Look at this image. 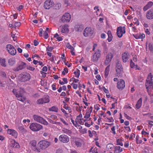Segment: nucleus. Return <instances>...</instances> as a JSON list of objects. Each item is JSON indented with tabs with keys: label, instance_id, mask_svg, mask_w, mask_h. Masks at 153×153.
Returning <instances> with one entry per match:
<instances>
[{
	"label": "nucleus",
	"instance_id": "nucleus-6",
	"mask_svg": "<svg viewBox=\"0 0 153 153\" xmlns=\"http://www.w3.org/2000/svg\"><path fill=\"white\" fill-rule=\"evenodd\" d=\"M33 117L34 120L36 121L46 125L48 124V122L40 116L36 115H34L33 116Z\"/></svg>",
	"mask_w": 153,
	"mask_h": 153
},
{
	"label": "nucleus",
	"instance_id": "nucleus-35",
	"mask_svg": "<svg viewBox=\"0 0 153 153\" xmlns=\"http://www.w3.org/2000/svg\"><path fill=\"white\" fill-rule=\"evenodd\" d=\"M109 71V68H106L105 71V77H106L108 74Z\"/></svg>",
	"mask_w": 153,
	"mask_h": 153
},
{
	"label": "nucleus",
	"instance_id": "nucleus-11",
	"mask_svg": "<svg viewBox=\"0 0 153 153\" xmlns=\"http://www.w3.org/2000/svg\"><path fill=\"white\" fill-rule=\"evenodd\" d=\"M7 51L11 55L14 56L16 53V49L14 47L11 45H7L6 46Z\"/></svg>",
	"mask_w": 153,
	"mask_h": 153
},
{
	"label": "nucleus",
	"instance_id": "nucleus-38",
	"mask_svg": "<svg viewBox=\"0 0 153 153\" xmlns=\"http://www.w3.org/2000/svg\"><path fill=\"white\" fill-rule=\"evenodd\" d=\"M74 74L75 75V77L77 78H79L80 75L79 71L78 70L77 71L74 72Z\"/></svg>",
	"mask_w": 153,
	"mask_h": 153
},
{
	"label": "nucleus",
	"instance_id": "nucleus-27",
	"mask_svg": "<svg viewBox=\"0 0 153 153\" xmlns=\"http://www.w3.org/2000/svg\"><path fill=\"white\" fill-rule=\"evenodd\" d=\"M43 103L48 102L50 101L49 97L48 95H45L42 98Z\"/></svg>",
	"mask_w": 153,
	"mask_h": 153
},
{
	"label": "nucleus",
	"instance_id": "nucleus-26",
	"mask_svg": "<svg viewBox=\"0 0 153 153\" xmlns=\"http://www.w3.org/2000/svg\"><path fill=\"white\" fill-rule=\"evenodd\" d=\"M142 99L140 98L137 101L136 105V108L138 109L141 107L142 104Z\"/></svg>",
	"mask_w": 153,
	"mask_h": 153
},
{
	"label": "nucleus",
	"instance_id": "nucleus-43",
	"mask_svg": "<svg viewBox=\"0 0 153 153\" xmlns=\"http://www.w3.org/2000/svg\"><path fill=\"white\" fill-rule=\"evenodd\" d=\"M113 145L111 144H108L106 146V148L108 150L111 149L112 148Z\"/></svg>",
	"mask_w": 153,
	"mask_h": 153
},
{
	"label": "nucleus",
	"instance_id": "nucleus-63",
	"mask_svg": "<svg viewBox=\"0 0 153 153\" xmlns=\"http://www.w3.org/2000/svg\"><path fill=\"white\" fill-rule=\"evenodd\" d=\"M127 19L130 20L131 21H132L133 20V17L131 16H128L127 17Z\"/></svg>",
	"mask_w": 153,
	"mask_h": 153
},
{
	"label": "nucleus",
	"instance_id": "nucleus-28",
	"mask_svg": "<svg viewBox=\"0 0 153 153\" xmlns=\"http://www.w3.org/2000/svg\"><path fill=\"white\" fill-rule=\"evenodd\" d=\"M148 44L149 49L151 51H153V44L152 42H146V49L147 48V45Z\"/></svg>",
	"mask_w": 153,
	"mask_h": 153
},
{
	"label": "nucleus",
	"instance_id": "nucleus-2",
	"mask_svg": "<svg viewBox=\"0 0 153 153\" xmlns=\"http://www.w3.org/2000/svg\"><path fill=\"white\" fill-rule=\"evenodd\" d=\"M29 128L33 131H37L42 129L43 126L36 123H33L30 125Z\"/></svg>",
	"mask_w": 153,
	"mask_h": 153
},
{
	"label": "nucleus",
	"instance_id": "nucleus-51",
	"mask_svg": "<svg viewBox=\"0 0 153 153\" xmlns=\"http://www.w3.org/2000/svg\"><path fill=\"white\" fill-rule=\"evenodd\" d=\"M75 143L76 145L77 146H80L81 145V143L78 140H76L75 141Z\"/></svg>",
	"mask_w": 153,
	"mask_h": 153
},
{
	"label": "nucleus",
	"instance_id": "nucleus-5",
	"mask_svg": "<svg viewBox=\"0 0 153 153\" xmlns=\"http://www.w3.org/2000/svg\"><path fill=\"white\" fill-rule=\"evenodd\" d=\"M94 32L93 28L91 27H87L84 30L83 34L84 36L86 37L92 36Z\"/></svg>",
	"mask_w": 153,
	"mask_h": 153
},
{
	"label": "nucleus",
	"instance_id": "nucleus-31",
	"mask_svg": "<svg viewBox=\"0 0 153 153\" xmlns=\"http://www.w3.org/2000/svg\"><path fill=\"white\" fill-rule=\"evenodd\" d=\"M58 109L56 106H53L49 108V111H54L57 112L58 111Z\"/></svg>",
	"mask_w": 153,
	"mask_h": 153
},
{
	"label": "nucleus",
	"instance_id": "nucleus-52",
	"mask_svg": "<svg viewBox=\"0 0 153 153\" xmlns=\"http://www.w3.org/2000/svg\"><path fill=\"white\" fill-rule=\"evenodd\" d=\"M21 23L20 22H16L14 23V26L16 27H18L21 25Z\"/></svg>",
	"mask_w": 153,
	"mask_h": 153
},
{
	"label": "nucleus",
	"instance_id": "nucleus-12",
	"mask_svg": "<svg viewBox=\"0 0 153 153\" xmlns=\"http://www.w3.org/2000/svg\"><path fill=\"white\" fill-rule=\"evenodd\" d=\"M125 33V30L124 27H117V33L119 37H121L123 34H124Z\"/></svg>",
	"mask_w": 153,
	"mask_h": 153
},
{
	"label": "nucleus",
	"instance_id": "nucleus-15",
	"mask_svg": "<svg viewBox=\"0 0 153 153\" xmlns=\"http://www.w3.org/2000/svg\"><path fill=\"white\" fill-rule=\"evenodd\" d=\"M59 140L63 143H67L69 141V139L68 136L65 134L60 135L59 137Z\"/></svg>",
	"mask_w": 153,
	"mask_h": 153
},
{
	"label": "nucleus",
	"instance_id": "nucleus-39",
	"mask_svg": "<svg viewBox=\"0 0 153 153\" xmlns=\"http://www.w3.org/2000/svg\"><path fill=\"white\" fill-rule=\"evenodd\" d=\"M66 47L68 48L71 49V50H74V48L69 43L67 44Z\"/></svg>",
	"mask_w": 153,
	"mask_h": 153
},
{
	"label": "nucleus",
	"instance_id": "nucleus-49",
	"mask_svg": "<svg viewBox=\"0 0 153 153\" xmlns=\"http://www.w3.org/2000/svg\"><path fill=\"white\" fill-rule=\"evenodd\" d=\"M44 38L45 39H47L48 37V35L47 32L46 31H45L44 33Z\"/></svg>",
	"mask_w": 153,
	"mask_h": 153
},
{
	"label": "nucleus",
	"instance_id": "nucleus-20",
	"mask_svg": "<svg viewBox=\"0 0 153 153\" xmlns=\"http://www.w3.org/2000/svg\"><path fill=\"white\" fill-rule=\"evenodd\" d=\"M115 68L117 76L118 77H122L123 73V68Z\"/></svg>",
	"mask_w": 153,
	"mask_h": 153
},
{
	"label": "nucleus",
	"instance_id": "nucleus-10",
	"mask_svg": "<svg viewBox=\"0 0 153 153\" xmlns=\"http://www.w3.org/2000/svg\"><path fill=\"white\" fill-rule=\"evenodd\" d=\"M13 93L18 98V100L22 102H24L26 100V98L22 95H21V93H19V92H17L16 90L14 89L13 90Z\"/></svg>",
	"mask_w": 153,
	"mask_h": 153
},
{
	"label": "nucleus",
	"instance_id": "nucleus-53",
	"mask_svg": "<svg viewBox=\"0 0 153 153\" xmlns=\"http://www.w3.org/2000/svg\"><path fill=\"white\" fill-rule=\"evenodd\" d=\"M63 62H64L65 65L67 66L68 67H70L71 66V64H70L68 62H65V61H64Z\"/></svg>",
	"mask_w": 153,
	"mask_h": 153
},
{
	"label": "nucleus",
	"instance_id": "nucleus-36",
	"mask_svg": "<svg viewBox=\"0 0 153 153\" xmlns=\"http://www.w3.org/2000/svg\"><path fill=\"white\" fill-rule=\"evenodd\" d=\"M136 141L137 144H140L142 143V140L139 139V137L138 136H137L136 137Z\"/></svg>",
	"mask_w": 153,
	"mask_h": 153
},
{
	"label": "nucleus",
	"instance_id": "nucleus-59",
	"mask_svg": "<svg viewBox=\"0 0 153 153\" xmlns=\"http://www.w3.org/2000/svg\"><path fill=\"white\" fill-rule=\"evenodd\" d=\"M62 149H58L56 150V153H62Z\"/></svg>",
	"mask_w": 153,
	"mask_h": 153
},
{
	"label": "nucleus",
	"instance_id": "nucleus-29",
	"mask_svg": "<svg viewBox=\"0 0 153 153\" xmlns=\"http://www.w3.org/2000/svg\"><path fill=\"white\" fill-rule=\"evenodd\" d=\"M0 65L3 67H5L6 66V59H5L0 57Z\"/></svg>",
	"mask_w": 153,
	"mask_h": 153
},
{
	"label": "nucleus",
	"instance_id": "nucleus-40",
	"mask_svg": "<svg viewBox=\"0 0 153 153\" xmlns=\"http://www.w3.org/2000/svg\"><path fill=\"white\" fill-rule=\"evenodd\" d=\"M18 128L19 131L21 132H23L25 131L24 128L22 126H19L18 127Z\"/></svg>",
	"mask_w": 153,
	"mask_h": 153
},
{
	"label": "nucleus",
	"instance_id": "nucleus-19",
	"mask_svg": "<svg viewBox=\"0 0 153 153\" xmlns=\"http://www.w3.org/2000/svg\"><path fill=\"white\" fill-rule=\"evenodd\" d=\"M36 141L35 140H33L30 141V144H31L32 146V149L34 151L39 152L40 151L39 149H38L36 147Z\"/></svg>",
	"mask_w": 153,
	"mask_h": 153
},
{
	"label": "nucleus",
	"instance_id": "nucleus-62",
	"mask_svg": "<svg viewBox=\"0 0 153 153\" xmlns=\"http://www.w3.org/2000/svg\"><path fill=\"white\" fill-rule=\"evenodd\" d=\"M50 117L52 119H56L57 118V116L54 115H51L50 116Z\"/></svg>",
	"mask_w": 153,
	"mask_h": 153
},
{
	"label": "nucleus",
	"instance_id": "nucleus-61",
	"mask_svg": "<svg viewBox=\"0 0 153 153\" xmlns=\"http://www.w3.org/2000/svg\"><path fill=\"white\" fill-rule=\"evenodd\" d=\"M23 6L22 5H20L19 6V7L17 8V10L19 11H20L23 8Z\"/></svg>",
	"mask_w": 153,
	"mask_h": 153
},
{
	"label": "nucleus",
	"instance_id": "nucleus-25",
	"mask_svg": "<svg viewBox=\"0 0 153 153\" xmlns=\"http://www.w3.org/2000/svg\"><path fill=\"white\" fill-rule=\"evenodd\" d=\"M10 145L13 147L18 148L19 146L18 143L14 140H12L10 142Z\"/></svg>",
	"mask_w": 153,
	"mask_h": 153
},
{
	"label": "nucleus",
	"instance_id": "nucleus-54",
	"mask_svg": "<svg viewBox=\"0 0 153 153\" xmlns=\"http://www.w3.org/2000/svg\"><path fill=\"white\" fill-rule=\"evenodd\" d=\"M71 85L73 86V88L74 89H76L78 87V85L77 84H74L73 83Z\"/></svg>",
	"mask_w": 153,
	"mask_h": 153
},
{
	"label": "nucleus",
	"instance_id": "nucleus-60",
	"mask_svg": "<svg viewBox=\"0 0 153 153\" xmlns=\"http://www.w3.org/2000/svg\"><path fill=\"white\" fill-rule=\"evenodd\" d=\"M111 130L113 131V133L114 135H115L116 134V132L115 131V126L111 128Z\"/></svg>",
	"mask_w": 153,
	"mask_h": 153
},
{
	"label": "nucleus",
	"instance_id": "nucleus-23",
	"mask_svg": "<svg viewBox=\"0 0 153 153\" xmlns=\"http://www.w3.org/2000/svg\"><path fill=\"white\" fill-rule=\"evenodd\" d=\"M153 5V2L152 1L149 2L143 8V10L145 11L149 9L152 7Z\"/></svg>",
	"mask_w": 153,
	"mask_h": 153
},
{
	"label": "nucleus",
	"instance_id": "nucleus-22",
	"mask_svg": "<svg viewBox=\"0 0 153 153\" xmlns=\"http://www.w3.org/2000/svg\"><path fill=\"white\" fill-rule=\"evenodd\" d=\"M123 148L120 146H116L114 148V153H120L123 150Z\"/></svg>",
	"mask_w": 153,
	"mask_h": 153
},
{
	"label": "nucleus",
	"instance_id": "nucleus-24",
	"mask_svg": "<svg viewBox=\"0 0 153 153\" xmlns=\"http://www.w3.org/2000/svg\"><path fill=\"white\" fill-rule=\"evenodd\" d=\"M147 19H153V10H149L146 15Z\"/></svg>",
	"mask_w": 153,
	"mask_h": 153
},
{
	"label": "nucleus",
	"instance_id": "nucleus-55",
	"mask_svg": "<svg viewBox=\"0 0 153 153\" xmlns=\"http://www.w3.org/2000/svg\"><path fill=\"white\" fill-rule=\"evenodd\" d=\"M20 90L19 91V93H21V95H22V94L24 92V89L23 88H20Z\"/></svg>",
	"mask_w": 153,
	"mask_h": 153
},
{
	"label": "nucleus",
	"instance_id": "nucleus-57",
	"mask_svg": "<svg viewBox=\"0 0 153 153\" xmlns=\"http://www.w3.org/2000/svg\"><path fill=\"white\" fill-rule=\"evenodd\" d=\"M22 68H14L13 70L16 71H19V70H21L22 69Z\"/></svg>",
	"mask_w": 153,
	"mask_h": 153
},
{
	"label": "nucleus",
	"instance_id": "nucleus-41",
	"mask_svg": "<svg viewBox=\"0 0 153 153\" xmlns=\"http://www.w3.org/2000/svg\"><path fill=\"white\" fill-rule=\"evenodd\" d=\"M36 103L39 105L42 104H43L42 101V98L39 99L37 100L36 101Z\"/></svg>",
	"mask_w": 153,
	"mask_h": 153
},
{
	"label": "nucleus",
	"instance_id": "nucleus-50",
	"mask_svg": "<svg viewBox=\"0 0 153 153\" xmlns=\"http://www.w3.org/2000/svg\"><path fill=\"white\" fill-rule=\"evenodd\" d=\"M71 122H72V123H73V125L76 127H77V125H78V124L77 123L76 121L74 122V120H73L72 118H71Z\"/></svg>",
	"mask_w": 153,
	"mask_h": 153
},
{
	"label": "nucleus",
	"instance_id": "nucleus-8",
	"mask_svg": "<svg viewBox=\"0 0 153 153\" xmlns=\"http://www.w3.org/2000/svg\"><path fill=\"white\" fill-rule=\"evenodd\" d=\"M54 5V3L52 0H47L44 3V7L45 9H49Z\"/></svg>",
	"mask_w": 153,
	"mask_h": 153
},
{
	"label": "nucleus",
	"instance_id": "nucleus-64",
	"mask_svg": "<svg viewBox=\"0 0 153 153\" xmlns=\"http://www.w3.org/2000/svg\"><path fill=\"white\" fill-rule=\"evenodd\" d=\"M102 88L104 91L105 93L107 94L108 93V90L105 88V87H103Z\"/></svg>",
	"mask_w": 153,
	"mask_h": 153
},
{
	"label": "nucleus",
	"instance_id": "nucleus-30",
	"mask_svg": "<svg viewBox=\"0 0 153 153\" xmlns=\"http://www.w3.org/2000/svg\"><path fill=\"white\" fill-rule=\"evenodd\" d=\"M94 10H95L96 11L95 12V13L96 14V15L97 16H101L102 14L101 13H100L99 14H99L100 13V9L99 8V7L98 6H96L94 7Z\"/></svg>",
	"mask_w": 153,
	"mask_h": 153
},
{
	"label": "nucleus",
	"instance_id": "nucleus-44",
	"mask_svg": "<svg viewBox=\"0 0 153 153\" xmlns=\"http://www.w3.org/2000/svg\"><path fill=\"white\" fill-rule=\"evenodd\" d=\"M117 145H120L121 146H123V143L121 142V141L119 139H117Z\"/></svg>",
	"mask_w": 153,
	"mask_h": 153
},
{
	"label": "nucleus",
	"instance_id": "nucleus-21",
	"mask_svg": "<svg viewBox=\"0 0 153 153\" xmlns=\"http://www.w3.org/2000/svg\"><path fill=\"white\" fill-rule=\"evenodd\" d=\"M7 133L9 134L12 135L14 137H16L17 136V133L15 130L12 129H8L7 130Z\"/></svg>",
	"mask_w": 153,
	"mask_h": 153
},
{
	"label": "nucleus",
	"instance_id": "nucleus-56",
	"mask_svg": "<svg viewBox=\"0 0 153 153\" xmlns=\"http://www.w3.org/2000/svg\"><path fill=\"white\" fill-rule=\"evenodd\" d=\"M41 74L42 75V76L43 77H45L46 76V74L47 73L45 72L42 71H40Z\"/></svg>",
	"mask_w": 153,
	"mask_h": 153
},
{
	"label": "nucleus",
	"instance_id": "nucleus-4",
	"mask_svg": "<svg viewBox=\"0 0 153 153\" xmlns=\"http://www.w3.org/2000/svg\"><path fill=\"white\" fill-rule=\"evenodd\" d=\"M113 54L111 52H108L105 57V61L104 65L107 67L110 66V63L113 57Z\"/></svg>",
	"mask_w": 153,
	"mask_h": 153
},
{
	"label": "nucleus",
	"instance_id": "nucleus-7",
	"mask_svg": "<svg viewBox=\"0 0 153 153\" xmlns=\"http://www.w3.org/2000/svg\"><path fill=\"white\" fill-rule=\"evenodd\" d=\"M38 145L40 149H45L50 145V142L45 140L40 141L38 143Z\"/></svg>",
	"mask_w": 153,
	"mask_h": 153
},
{
	"label": "nucleus",
	"instance_id": "nucleus-16",
	"mask_svg": "<svg viewBox=\"0 0 153 153\" xmlns=\"http://www.w3.org/2000/svg\"><path fill=\"white\" fill-rule=\"evenodd\" d=\"M125 87V83L123 79H120L117 83V87L120 90H122Z\"/></svg>",
	"mask_w": 153,
	"mask_h": 153
},
{
	"label": "nucleus",
	"instance_id": "nucleus-42",
	"mask_svg": "<svg viewBox=\"0 0 153 153\" xmlns=\"http://www.w3.org/2000/svg\"><path fill=\"white\" fill-rule=\"evenodd\" d=\"M68 72V70L67 68H65L64 69V71H62V74L63 75H65V73H67Z\"/></svg>",
	"mask_w": 153,
	"mask_h": 153
},
{
	"label": "nucleus",
	"instance_id": "nucleus-32",
	"mask_svg": "<svg viewBox=\"0 0 153 153\" xmlns=\"http://www.w3.org/2000/svg\"><path fill=\"white\" fill-rule=\"evenodd\" d=\"M107 34L108 36V42H110L112 40L113 38L111 32L110 31H108V32Z\"/></svg>",
	"mask_w": 153,
	"mask_h": 153
},
{
	"label": "nucleus",
	"instance_id": "nucleus-1",
	"mask_svg": "<svg viewBox=\"0 0 153 153\" xmlns=\"http://www.w3.org/2000/svg\"><path fill=\"white\" fill-rule=\"evenodd\" d=\"M152 74L150 73L148 75L146 83V89L149 94H150V92H149V90L152 88H153V82L152 81Z\"/></svg>",
	"mask_w": 153,
	"mask_h": 153
},
{
	"label": "nucleus",
	"instance_id": "nucleus-46",
	"mask_svg": "<svg viewBox=\"0 0 153 153\" xmlns=\"http://www.w3.org/2000/svg\"><path fill=\"white\" fill-rule=\"evenodd\" d=\"M122 66L120 62L117 61L116 63V67H121Z\"/></svg>",
	"mask_w": 153,
	"mask_h": 153
},
{
	"label": "nucleus",
	"instance_id": "nucleus-17",
	"mask_svg": "<svg viewBox=\"0 0 153 153\" xmlns=\"http://www.w3.org/2000/svg\"><path fill=\"white\" fill-rule=\"evenodd\" d=\"M130 56L129 53L127 52L124 53L122 56V58L123 62H126L127 61Z\"/></svg>",
	"mask_w": 153,
	"mask_h": 153
},
{
	"label": "nucleus",
	"instance_id": "nucleus-48",
	"mask_svg": "<svg viewBox=\"0 0 153 153\" xmlns=\"http://www.w3.org/2000/svg\"><path fill=\"white\" fill-rule=\"evenodd\" d=\"M56 9H59L61 6V4L60 3H58L56 5Z\"/></svg>",
	"mask_w": 153,
	"mask_h": 153
},
{
	"label": "nucleus",
	"instance_id": "nucleus-34",
	"mask_svg": "<svg viewBox=\"0 0 153 153\" xmlns=\"http://www.w3.org/2000/svg\"><path fill=\"white\" fill-rule=\"evenodd\" d=\"M54 48L53 47L48 45L46 47V51L48 52H52Z\"/></svg>",
	"mask_w": 153,
	"mask_h": 153
},
{
	"label": "nucleus",
	"instance_id": "nucleus-33",
	"mask_svg": "<svg viewBox=\"0 0 153 153\" xmlns=\"http://www.w3.org/2000/svg\"><path fill=\"white\" fill-rule=\"evenodd\" d=\"M62 131L64 133L68 134H70L71 133V131L70 130L65 128L62 129Z\"/></svg>",
	"mask_w": 153,
	"mask_h": 153
},
{
	"label": "nucleus",
	"instance_id": "nucleus-3",
	"mask_svg": "<svg viewBox=\"0 0 153 153\" xmlns=\"http://www.w3.org/2000/svg\"><path fill=\"white\" fill-rule=\"evenodd\" d=\"M19 79L22 82H25L29 80L30 78V74L27 72H24L20 74L19 76Z\"/></svg>",
	"mask_w": 153,
	"mask_h": 153
},
{
	"label": "nucleus",
	"instance_id": "nucleus-18",
	"mask_svg": "<svg viewBox=\"0 0 153 153\" xmlns=\"http://www.w3.org/2000/svg\"><path fill=\"white\" fill-rule=\"evenodd\" d=\"M84 27L83 25L81 24H77L74 26V29L76 31L80 32L84 29Z\"/></svg>",
	"mask_w": 153,
	"mask_h": 153
},
{
	"label": "nucleus",
	"instance_id": "nucleus-9",
	"mask_svg": "<svg viewBox=\"0 0 153 153\" xmlns=\"http://www.w3.org/2000/svg\"><path fill=\"white\" fill-rule=\"evenodd\" d=\"M71 19V16L68 13H65L62 17L60 20L63 22H69Z\"/></svg>",
	"mask_w": 153,
	"mask_h": 153
},
{
	"label": "nucleus",
	"instance_id": "nucleus-14",
	"mask_svg": "<svg viewBox=\"0 0 153 153\" xmlns=\"http://www.w3.org/2000/svg\"><path fill=\"white\" fill-rule=\"evenodd\" d=\"M100 51L98 50L96 51L95 53L93 55V56L91 58V60L93 62H95L97 61L100 56Z\"/></svg>",
	"mask_w": 153,
	"mask_h": 153
},
{
	"label": "nucleus",
	"instance_id": "nucleus-47",
	"mask_svg": "<svg viewBox=\"0 0 153 153\" xmlns=\"http://www.w3.org/2000/svg\"><path fill=\"white\" fill-rule=\"evenodd\" d=\"M63 108L65 109L68 110L69 113H70L71 111V110L70 107L68 106H64Z\"/></svg>",
	"mask_w": 153,
	"mask_h": 153
},
{
	"label": "nucleus",
	"instance_id": "nucleus-45",
	"mask_svg": "<svg viewBox=\"0 0 153 153\" xmlns=\"http://www.w3.org/2000/svg\"><path fill=\"white\" fill-rule=\"evenodd\" d=\"M49 121L51 123L53 124H60V123L59 122H56L53 121L52 120L50 119L49 120Z\"/></svg>",
	"mask_w": 153,
	"mask_h": 153
},
{
	"label": "nucleus",
	"instance_id": "nucleus-37",
	"mask_svg": "<svg viewBox=\"0 0 153 153\" xmlns=\"http://www.w3.org/2000/svg\"><path fill=\"white\" fill-rule=\"evenodd\" d=\"M91 113L89 112V111H87L84 117V118L87 119L90 116Z\"/></svg>",
	"mask_w": 153,
	"mask_h": 153
},
{
	"label": "nucleus",
	"instance_id": "nucleus-13",
	"mask_svg": "<svg viewBox=\"0 0 153 153\" xmlns=\"http://www.w3.org/2000/svg\"><path fill=\"white\" fill-rule=\"evenodd\" d=\"M59 29L61 33H67L69 32L68 26V25L66 24L60 26Z\"/></svg>",
	"mask_w": 153,
	"mask_h": 153
},
{
	"label": "nucleus",
	"instance_id": "nucleus-58",
	"mask_svg": "<svg viewBox=\"0 0 153 153\" xmlns=\"http://www.w3.org/2000/svg\"><path fill=\"white\" fill-rule=\"evenodd\" d=\"M43 31V29L42 28H40L39 30V35L40 36H42V32Z\"/></svg>",
	"mask_w": 153,
	"mask_h": 153
}]
</instances>
